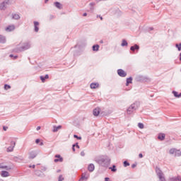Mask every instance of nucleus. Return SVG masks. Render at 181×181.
Returning a JSON list of instances; mask_svg holds the SVG:
<instances>
[{
	"label": "nucleus",
	"mask_w": 181,
	"mask_h": 181,
	"mask_svg": "<svg viewBox=\"0 0 181 181\" xmlns=\"http://www.w3.org/2000/svg\"><path fill=\"white\" fill-rule=\"evenodd\" d=\"M95 162L103 168H108V165L111 163V158L108 156L100 157L99 158H95Z\"/></svg>",
	"instance_id": "obj_1"
},
{
	"label": "nucleus",
	"mask_w": 181,
	"mask_h": 181,
	"mask_svg": "<svg viewBox=\"0 0 181 181\" xmlns=\"http://www.w3.org/2000/svg\"><path fill=\"white\" fill-rule=\"evenodd\" d=\"M139 105H141V104L138 101H136L134 103L132 104L127 110V114L131 115L134 111H136V110L139 108Z\"/></svg>",
	"instance_id": "obj_2"
},
{
	"label": "nucleus",
	"mask_w": 181,
	"mask_h": 181,
	"mask_svg": "<svg viewBox=\"0 0 181 181\" xmlns=\"http://www.w3.org/2000/svg\"><path fill=\"white\" fill-rule=\"evenodd\" d=\"M156 173L160 181H166V178H165V174H163V172H162L160 168L156 167Z\"/></svg>",
	"instance_id": "obj_3"
},
{
	"label": "nucleus",
	"mask_w": 181,
	"mask_h": 181,
	"mask_svg": "<svg viewBox=\"0 0 181 181\" xmlns=\"http://www.w3.org/2000/svg\"><path fill=\"white\" fill-rule=\"evenodd\" d=\"M169 154L174 155V156L175 157H179V156H181V151L180 150H177L176 148H171L169 151Z\"/></svg>",
	"instance_id": "obj_4"
},
{
	"label": "nucleus",
	"mask_w": 181,
	"mask_h": 181,
	"mask_svg": "<svg viewBox=\"0 0 181 181\" xmlns=\"http://www.w3.org/2000/svg\"><path fill=\"white\" fill-rule=\"evenodd\" d=\"M28 49H30V43L25 42L18 49V52H24V50H28Z\"/></svg>",
	"instance_id": "obj_5"
},
{
	"label": "nucleus",
	"mask_w": 181,
	"mask_h": 181,
	"mask_svg": "<svg viewBox=\"0 0 181 181\" xmlns=\"http://www.w3.org/2000/svg\"><path fill=\"white\" fill-rule=\"evenodd\" d=\"M16 145V142L12 141L11 142V146L7 148V152H13V148Z\"/></svg>",
	"instance_id": "obj_6"
},
{
	"label": "nucleus",
	"mask_w": 181,
	"mask_h": 181,
	"mask_svg": "<svg viewBox=\"0 0 181 181\" xmlns=\"http://www.w3.org/2000/svg\"><path fill=\"white\" fill-rule=\"evenodd\" d=\"M8 3H9V1H3L1 4H0V9L1 11H5V9H6V6H8Z\"/></svg>",
	"instance_id": "obj_7"
},
{
	"label": "nucleus",
	"mask_w": 181,
	"mask_h": 181,
	"mask_svg": "<svg viewBox=\"0 0 181 181\" xmlns=\"http://www.w3.org/2000/svg\"><path fill=\"white\" fill-rule=\"evenodd\" d=\"M117 74L119 76V77H127V72H125V71L123 69H118Z\"/></svg>",
	"instance_id": "obj_8"
},
{
	"label": "nucleus",
	"mask_w": 181,
	"mask_h": 181,
	"mask_svg": "<svg viewBox=\"0 0 181 181\" xmlns=\"http://www.w3.org/2000/svg\"><path fill=\"white\" fill-rule=\"evenodd\" d=\"M100 111H101V109L100 107H96L93 110V114L95 117H98L100 115Z\"/></svg>",
	"instance_id": "obj_9"
},
{
	"label": "nucleus",
	"mask_w": 181,
	"mask_h": 181,
	"mask_svg": "<svg viewBox=\"0 0 181 181\" xmlns=\"http://www.w3.org/2000/svg\"><path fill=\"white\" fill-rule=\"evenodd\" d=\"M88 177H90V175H88V173H84L82 174V176L80 178V180H87V179H88Z\"/></svg>",
	"instance_id": "obj_10"
},
{
	"label": "nucleus",
	"mask_w": 181,
	"mask_h": 181,
	"mask_svg": "<svg viewBox=\"0 0 181 181\" xmlns=\"http://www.w3.org/2000/svg\"><path fill=\"white\" fill-rule=\"evenodd\" d=\"M36 156H37V153H36L35 151H31L29 153V159H35Z\"/></svg>",
	"instance_id": "obj_11"
},
{
	"label": "nucleus",
	"mask_w": 181,
	"mask_h": 181,
	"mask_svg": "<svg viewBox=\"0 0 181 181\" xmlns=\"http://www.w3.org/2000/svg\"><path fill=\"white\" fill-rule=\"evenodd\" d=\"M6 32H12V30H15V25H8L7 28H6Z\"/></svg>",
	"instance_id": "obj_12"
},
{
	"label": "nucleus",
	"mask_w": 181,
	"mask_h": 181,
	"mask_svg": "<svg viewBox=\"0 0 181 181\" xmlns=\"http://www.w3.org/2000/svg\"><path fill=\"white\" fill-rule=\"evenodd\" d=\"M55 158H56V159L54 160V161L55 163L63 162V158H62V156L60 155H56Z\"/></svg>",
	"instance_id": "obj_13"
},
{
	"label": "nucleus",
	"mask_w": 181,
	"mask_h": 181,
	"mask_svg": "<svg viewBox=\"0 0 181 181\" xmlns=\"http://www.w3.org/2000/svg\"><path fill=\"white\" fill-rule=\"evenodd\" d=\"M90 87L92 89L98 88V87H100V84H98V83H90Z\"/></svg>",
	"instance_id": "obj_14"
},
{
	"label": "nucleus",
	"mask_w": 181,
	"mask_h": 181,
	"mask_svg": "<svg viewBox=\"0 0 181 181\" xmlns=\"http://www.w3.org/2000/svg\"><path fill=\"white\" fill-rule=\"evenodd\" d=\"M34 28L35 32H39V22L34 21Z\"/></svg>",
	"instance_id": "obj_15"
},
{
	"label": "nucleus",
	"mask_w": 181,
	"mask_h": 181,
	"mask_svg": "<svg viewBox=\"0 0 181 181\" xmlns=\"http://www.w3.org/2000/svg\"><path fill=\"white\" fill-rule=\"evenodd\" d=\"M94 169H95V167L94 166V164H93V163H90L88 166V170H89V172H94Z\"/></svg>",
	"instance_id": "obj_16"
},
{
	"label": "nucleus",
	"mask_w": 181,
	"mask_h": 181,
	"mask_svg": "<svg viewBox=\"0 0 181 181\" xmlns=\"http://www.w3.org/2000/svg\"><path fill=\"white\" fill-rule=\"evenodd\" d=\"M130 50H132V52H135V50H139V46L138 45H134V46H132L130 47Z\"/></svg>",
	"instance_id": "obj_17"
},
{
	"label": "nucleus",
	"mask_w": 181,
	"mask_h": 181,
	"mask_svg": "<svg viewBox=\"0 0 181 181\" xmlns=\"http://www.w3.org/2000/svg\"><path fill=\"white\" fill-rule=\"evenodd\" d=\"M40 80H41V81H42V83H45V81H46V80H47V78H49V75H48V74H46L45 76H41L40 77Z\"/></svg>",
	"instance_id": "obj_18"
},
{
	"label": "nucleus",
	"mask_w": 181,
	"mask_h": 181,
	"mask_svg": "<svg viewBox=\"0 0 181 181\" xmlns=\"http://www.w3.org/2000/svg\"><path fill=\"white\" fill-rule=\"evenodd\" d=\"M165 134L160 133L158 136V139H160V141H164L165 140Z\"/></svg>",
	"instance_id": "obj_19"
},
{
	"label": "nucleus",
	"mask_w": 181,
	"mask_h": 181,
	"mask_svg": "<svg viewBox=\"0 0 181 181\" xmlns=\"http://www.w3.org/2000/svg\"><path fill=\"white\" fill-rule=\"evenodd\" d=\"M2 177H8L9 176V173L8 171H2L1 173Z\"/></svg>",
	"instance_id": "obj_20"
},
{
	"label": "nucleus",
	"mask_w": 181,
	"mask_h": 181,
	"mask_svg": "<svg viewBox=\"0 0 181 181\" xmlns=\"http://www.w3.org/2000/svg\"><path fill=\"white\" fill-rule=\"evenodd\" d=\"M6 38L5 36L0 35V43H6Z\"/></svg>",
	"instance_id": "obj_21"
},
{
	"label": "nucleus",
	"mask_w": 181,
	"mask_h": 181,
	"mask_svg": "<svg viewBox=\"0 0 181 181\" xmlns=\"http://www.w3.org/2000/svg\"><path fill=\"white\" fill-rule=\"evenodd\" d=\"M99 49H100V45H95L93 46V52H98Z\"/></svg>",
	"instance_id": "obj_22"
},
{
	"label": "nucleus",
	"mask_w": 181,
	"mask_h": 181,
	"mask_svg": "<svg viewBox=\"0 0 181 181\" xmlns=\"http://www.w3.org/2000/svg\"><path fill=\"white\" fill-rule=\"evenodd\" d=\"M62 129V126L59 125V126H54L53 127V132H57V131H59V129Z\"/></svg>",
	"instance_id": "obj_23"
},
{
	"label": "nucleus",
	"mask_w": 181,
	"mask_h": 181,
	"mask_svg": "<svg viewBox=\"0 0 181 181\" xmlns=\"http://www.w3.org/2000/svg\"><path fill=\"white\" fill-rule=\"evenodd\" d=\"M54 5L56 6V8H57L58 9H62V4H60V2H55L54 3Z\"/></svg>",
	"instance_id": "obj_24"
},
{
	"label": "nucleus",
	"mask_w": 181,
	"mask_h": 181,
	"mask_svg": "<svg viewBox=\"0 0 181 181\" xmlns=\"http://www.w3.org/2000/svg\"><path fill=\"white\" fill-rule=\"evenodd\" d=\"M132 77H129L127 78L126 86H129V84H132Z\"/></svg>",
	"instance_id": "obj_25"
},
{
	"label": "nucleus",
	"mask_w": 181,
	"mask_h": 181,
	"mask_svg": "<svg viewBox=\"0 0 181 181\" xmlns=\"http://www.w3.org/2000/svg\"><path fill=\"white\" fill-rule=\"evenodd\" d=\"M121 46H122V47L128 46V42H127L125 40H122Z\"/></svg>",
	"instance_id": "obj_26"
},
{
	"label": "nucleus",
	"mask_w": 181,
	"mask_h": 181,
	"mask_svg": "<svg viewBox=\"0 0 181 181\" xmlns=\"http://www.w3.org/2000/svg\"><path fill=\"white\" fill-rule=\"evenodd\" d=\"M0 169H6V170H11L12 168L11 167H8L6 165H1Z\"/></svg>",
	"instance_id": "obj_27"
},
{
	"label": "nucleus",
	"mask_w": 181,
	"mask_h": 181,
	"mask_svg": "<svg viewBox=\"0 0 181 181\" xmlns=\"http://www.w3.org/2000/svg\"><path fill=\"white\" fill-rule=\"evenodd\" d=\"M109 169H110L112 172H117V166H115V165H113L112 167H110Z\"/></svg>",
	"instance_id": "obj_28"
},
{
	"label": "nucleus",
	"mask_w": 181,
	"mask_h": 181,
	"mask_svg": "<svg viewBox=\"0 0 181 181\" xmlns=\"http://www.w3.org/2000/svg\"><path fill=\"white\" fill-rule=\"evenodd\" d=\"M13 19H21V16L18 14H13Z\"/></svg>",
	"instance_id": "obj_29"
},
{
	"label": "nucleus",
	"mask_w": 181,
	"mask_h": 181,
	"mask_svg": "<svg viewBox=\"0 0 181 181\" xmlns=\"http://www.w3.org/2000/svg\"><path fill=\"white\" fill-rule=\"evenodd\" d=\"M175 47L177 49L178 52L181 51V42L180 44H176Z\"/></svg>",
	"instance_id": "obj_30"
},
{
	"label": "nucleus",
	"mask_w": 181,
	"mask_h": 181,
	"mask_svg": "<svg viewBox=\"0 0 181 181\" xmlns=\"http://www.w3.org/2000/svg\"><path fill=\"white\" fill-rule=\"evenodd\" d=\"M35 175H37V176H42V171H40V170H36L35 171Z\"/></svg>",
	"instance_id": "obj_31"
},
{
	"label": "nucleus",
	"mask_w": 181,
	"mask_h": 181,
	"mask_svg": "<svg viewBox=\"0 0 181 181\" xmlns=\"http://www.w3.org/2000/svg\"><path fill=\"white\" fill-rule=\"evenodd\" d=\"M94 5H95V3H90V11H94Z\"/></svg>",
	"instance_id": "obj_32"
},
{
	"label": "nucleus",
	"mask_w": 181,
	"mask_h": 181,
	"mask_svg": "<svg viewBox=\"0 0 181 181\" xmlns=\"http://www.w3.org/2000/svg\"><path fill=\"white\" fill-rule=\"evenodd\" d=\"M170 181H177V177H172L169 178Z\"/></svg>",
	"instance_id": "obj_33"
},
{
	"label": "nucleus",
	"mask_w": 181,
	"mask_h": 181,
	"mask_svg": "<svg viewBox=\"0 0 181 181\" xmlns=\"http://www.w3.org/2000/svg\"><path fill=\"white\" fill-rule=\"evenodd\" d=\"M138 127H139V128H140V129H144V124L139 123Z\"/></svg>",
	"instance_id": "obj_34"
},
{
	"label": "nucleus",
	"mask_w": 181,
	"mask_h": 181,
	"mask_svg": "<svg viewBox=\"0 0 181 181\" xmlns=\"http://www.w3.org/2000/svg\"><path fill=\"white\" fill-rule=\"evenodd\" d=\"M59 181H64V177H63L62 175H60L59 178H58Z\"/></svg>",
	"instance_id": "obj_35"
},
{
	"label": "nucleus",
	"mask_w": 181,
	"mask_h": 181,
	"mask_svg": "<svg viewBox=\"0 0 181 181\" xmlns=\"http://www.w3.org/2000/svg\"><path fill=\"white\" fill-rule=\"evenodd\" d=\"M9 88H11V86L8 84L4 85V89L9 90Z\"/></svg>",
	"instance_id": "obj_36"
},
{
	"label": "nucleus",
	"mask_w": 181,
	"mask_h": 181,
	"mask_svg": "<svg viewBox=\"0 0 181 181\" xmlns=\"http://www.w3.org/2000/svg\"><path fill=\"white\" fill-rule=\"evenodd\" d=\"M124 168H127V166H129V163H128V161H124Z\"/></svg>",
	"instance_id": "obj_37"
},
{
	"label": "nucleus",
	"mask_w": 181,
	"mask_h": 181,
	"mask_svg": "<svg viewBox=\"0 0 181 181\" xmlns=\"http://www.w3.org/2000/svg\"><path fill=\"white\" fill-rule=\"evenodd\" d=\"M173 95H174L175 97H177V98L179 97V94L177 93V92L173 90Z\"/></svg>",
	"instance_id": "obj_38"
},
{
	"label": "nucleus",
	"mask_w": 181,
	"mask_h": 181,
	"mask_svg": "<svg viewBox=\"0 0 181 181\" xmlns=\"http://www.w3.org/2000/svg\"><path fill=\"white\" fill-rule=\"evenodd\" d=\"M74 138H76V139H81V136H78L76 134L74 135Z\"/></svg>",
	"instance_id": "obj_39"
},
{
	"label": "nucleus",
	"mask_w": 181,
	"mask_h": 181,
	"mask_svg": "<svg viewBox=\"0 0 181 181\" xmlns=\"http://www.w3.org/2000/svg\"><path fill=\"white\" fill-rule=\"evenodd\" d=\"M76 145H74V144H73V146H72V151H74V152H76Z\"/></svg>",
	"instance_id": "obj_40"
},
{
	"label": "nucleus",
	"mask_w": 181,
	"mask_h": 181,
	"mask_svg": "<svg viewBox=\"0 0 181 181\" xmlns=\"http://www.w3.org/2000/svg\"><path fill=\"white\" fill-rule=\"evenodd\" d=\"M74 145H75L76 148H77L78 149H80V146H78V143H76Z\"/></svg>",
	"instance_id": "obj_41"
},
{
	"label": "nucleus",
	"mask_w": 181,
	"mask_h": 181,
	"mask_svg": "<svg viewBox=\"0 0 181 181\" xmlns=\"http://www.w3.org/2000/svg\"><path fill=\"white\" fill-rule=\"evenodd\" d=\"M81 156H86V153H84V151H81Z\"/></svg>",
	"instance_id": "obj_42"
},
{
	"label": "nucleus",
	"mask_w": 181,
	"mask_h": 181,
	"mask_svg": "<svg viewBox=\"0 0 181 181\" xmlns=\"http://www.w3.org/2000/svg\"><path fill=\"white\" fill-rule=\"evenodd\" d=\"M40 142V139H37L35 140V144H39Z\"/></svg>",
	"instance_id": "obj_43"
},
{
	"label": "nucleus",
	"mask_w": 181,
	"mask_h": 181,
	"mask_svg": "<svg viewBox=\"0 0 181 181\" xmlns=\"http://www.w3.org/2000/svg\"><path fill=\"white\" fill-rule=\"evenodd\" d=\"M139 158H144V155H142V153H139Z\"/></svg>",
	"instance_id": "obj_44"
},
{
	"label": "nucleus",
	"mask_w": 181,
	"mask_h": 181,
	"mask_svg": "<svg viewBox=\"0 0 181 181\" xmlns=\"http://www.w3.org/2000/svg\"><path fill=\"white\" fill-rule=\"evenodd\" d=\"M177 181H181V177L180 176L177 177Z\"/></svg>",
	"instance_id": "obj_45"
},
{
	"label": "nucleus",
	"mask_w": 181,
	"mask_h": 181,
	"mask_svg": "<svg viewBox=\"0 0 181 181\" xmlns=\"http://www.w3.org/2000/svg\"><path fill=\"white\" fill-rule=\"evenodd\" d=\"M3 129H4V131H6L8 129V127L4 126Z\"/></svg>",
	"instance_id": "obj_46"
},
{
	"label": "nucleus",
	"mask_w": 181,
	"mask_h": 181,
	"mask_svg": "<svg viewBox=\"0 0 181 181\" xmlns=\"http://www.w3.org/2000/svg\"><path fill=\"white\" fill-rule=\"evenodd\" d=\"M132 169H134V168H136V164H132Z\"/></svg>",
	"instance_id": "obj_47"
},
{
	"label": "nucleus",
	"mask_w": 181,
	"mask_h": 181,
	"mask_svg": "<svg viewBox=\"0 0 181 181\" xmlns=\"http://www.w3.org/2000/svg\"><path fill=\"white\" fill-rule=\"evenodd\" d=\"M35 166H36V165H30V168H32L33 169H35Z\"/></svg>",
	"instance_id": "obj_48"
},
{
	"label": "nucleus",
	"mask_w": 181,
	"mask_h": 181,
	"mask_svg": "<svg viewBox=\"0 0 181 181\" xmlns=\"http://www.w3.org/2000/svg\"><path fill=\"white\" fill-rule=\"evenodd\" d=\"M13 59H14V60L16 59H18V56H16H16H13Z\"/></svg>",
	"instance_id": "obj_49"
},
{
	"label": "nucleus",
	"mask_w": 181,
	"mask_h": 181,
	"mask_svg": "<svg viewBox=\"0 0 181 181\" xmlns=\"http://www.w3.org/2000/svg\"><path fill=\"white\" fill-rule=\"evenodd\" d=\"M40 129V126H38L37 127V131H39Z\"/></svg>",
	"instance_id": "obj_50"
},
{
	"label": "nucleus",
	"mask_w": 181,
	"mask_h": 181,
	"mask_svg": "<svg viewBox=\"0 0 181 181\" xmlns=\"http://www.w3.org/2000/svg\"><path fill=\"white\" fill-rule=\"evenodd\" d=\"M40 146H43V142L40 143Z\"/></svg>",
	"instance_id": "obj_51"
},
{
	"label": "nucleus",
	"mask_w": 181,
	"mask_h": 181,
	"mask_svg": "<svg viewBox=\"0 0 181 181\" xmlns=\"http://www.w3.org/2000/svg\"><path fill=\"white\" fill-rule=\"evenodd\" d=\"M83 16H87V13H84L83 14Z\"/></svg>",
	"instance_id": "obj_52"
},
{
	"label": "nucleus",
	"mask_w": 181,
	"mask_h": 181,
	"mask_svg": "<svg viewBox=\"0 0 181 181\" xmlns=\"http://www.w3.org/2000/svg\"><path fill=\"white\" fill-rule=\"evenodd\" d=\"M99 18H100V21H103V16H99Z\"/></svg>",
	"instance_id": "obj_53"
},
{
	"label": "nucleus",
	"mask_w": 181,
	"mask_h": 181,
	"mask_svg": "<svg viewBox=\"0 0 181 181\" xmlns=\"http://www.w3.org/2000/svg\"><path fill=\"white\" fill-rule=\"evenodd\" d=\"M101 1H107V0H96L97 2H100Z\"/></svg>",
	"instance_id": "obj_54"
},
{
	"label": "nucleus",
	"mask_w": 181,
	"mask_h": 181,
	"mask_svg": "<svg viewBox=\"0 0 181 181\" xmlns=\"http://www.w3.org/2000/svg\"><path fill=\"white\" fill-rule=\"evenodd\" d=\"M180 97H181V93L180 94H178V98H179Z\"/></svg>",
	"instance_id": "obj_55"
},
{
	"label": "nucleus",
	"mask_w": 181,
	"mask_h": 181,
	"mask_svg": "<svg viewBox=\"0 0 181 181\" xmlns=\"http://www.w3.org/2000/svg\"><path fill=\"white\" fill-rule=\"evenodd\" d=\"M10 57H13V54H10Z\"/></svg>",
	"instance_id": "obj_56"
},
{
	"label": "nucleus",
	"mask_w": 181,
	"mask_h": 181,
	"mask_svg": "<svg viewBox=\"0 0 181 181\" xmlns=\"http://www.w3.org/2000/svg\"><path fill=\"white\" fill-rule=\"evenodd\" d=\"M57 172V173H59V172H60V170H58Z\"/></svg>",
	"instance_id": "obj_57"
},
{
	"label": "nucleus",
	"mask_w": 181,
	"mask_h": 181,
	"mask_svg": "<svg viewBox=\"0 0 181 181\" xmlns=\"http://www.w3.org/2000/svg\"><path fill=\"white\" fill-rule=\"evenodd\" d=\"M47 1H49V0H45V2H47Z\"/></svg>",
	"instance_id": "obj_58"
}]
</instances>
